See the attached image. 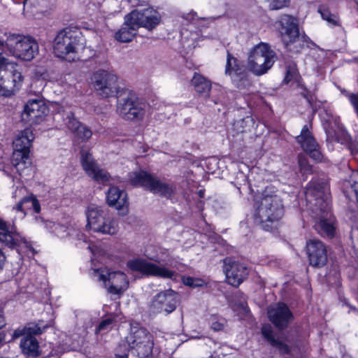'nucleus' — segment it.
Returning a JSON list of instances; mask_svg holds the SVG:
<instances>
[{
	"label": "nucleus",
	"mask_w": 358,
	"mask_h": 358,
	"mask_svg": "<svg viewBox=\"0 0 358 358\" xmlns=\"http://www.w3.org/2000/svg\"><path fill=\"white\" fill-rule=\"evenodd\" d=\"M64 121L66 127L73 134L77 131L78 129V128L82 124V123L75 117L72 112L66 115Z\"/></svg>",
	"instance_id": "35"
},
{
	"label": "nucleus",
	"mask_w": 358,
	"mask_h": 358,
	"mask_svg": "<svg viewBox=\"0 0 358 358\" xmlns=\"http://www.w3.org/2000/svg\"><path fill=\"white\" fill-rule=\"evenodd\" d=\"M351 152H352V153L353 155H355V154H356V153H357V152H358V151H357V150H355V149H352Z\"/></svg>",
	"instance_id": "48"
},
{
	"label": "nucleus",
	"mask_w": 358,
	"mask_h": 358,
	"mask_svg": "<svg viewBox=\"0 0 358 358\" xmlns=\"http://www.w3.org/2000/svg\"><path fill=\"white\" fill-rule=\"evenodd\" d=\"M350 309L358 313V310L355 308L350 307Z\"/></svg>",
	"instance_id": "49"
},
{
	"label": "nucleus",
	"mask_w": 358,
	"mask_h": 358,
	"mask_svg": "<svg viewBox=\"0 0 358 358\" xmlns=\"http://www.w3.org/2000/svg\"><path fill=\"white\" fill-rule=\"evenodd\" d=\"M271 10H278L288 6L289 0H266Z\"/></svg>",
	"instance_id": "38"
},
{
	"label": "nucleus",
	"mask_w": 358,
	"mask_h": 358,
	"mask_svg": "<svg viewBox=\"0 0 358 358\" xmlns=\"http://www.w3.org/2000/svg\"><path fill=\"white\" fill-rule=\"evenodd\" d=\"M223 271L227 282L234 287L239 286L248 275V268L243 264L231 258L224 260Z\"/></svg>",
	"instance_id": "21"
},
{
	"label": "nucleus",
	"mask_w": 358,
	"mask_h": 358,
	"mask_svg": "<svg viewBox=\"0 0 358 358\" xmlns=\"http://www.w3.org/2000/svg\"><path fill=\"white\" fill-rule=\"evenodd\" d=\"M191 83L200 94L207 95L211 89L210 82L199 73H194Z\"/></svg>",
	"instance_id": "32"
},
{
	"label": "nucleus",
	"mask_w": 358,
	"mask_h": 358,
	"mask_svg": "<svg viewBox=\"0 0 358 358\" xmlns=\"http://www.w3.org/2000/svg\"><path fill=\"white\" fill-rule=\"evenodd\" d=\"M306 250L309 264L313 267H322L327 262V246L320 240L312 239L307 242Z\"/></svg>",
	"instance_id": "23"
},
{
	"label": "nucleus",
	"mask_w": 358,
	"mask_h": 358,
	"mask_svg": "<svg viewBox=\"0 0 358 358\" xmlns=\"http://www.w3.org/2000/svg\"><path fill=\"white\" fill-rule=\"evenodd\" d=\"M270 321L278 329L286 328L293 318L292 313L285 303H276L268 309Z\"/></svg>",
	"instance_id": "25"
},
{
	"label": "nucleus",
	"mask_w": 358,
	"mask_h": 358,
	"mask_svg": "<svg viewBox=\"0 0 358 358\" xmlns=\"http://www.w3.org/2000/svg\"><path fill=\"white\" fill-rule=\"evenodd\" d=\"M138 29V28L135 26L134 21H131V19H129V22L127 20V15L124 18V24L115 34V38L122 43L130 42L136 35V31Z\"/></svg>",
	"instance_id": "28"
},
{
	"label": "nucleus",
	"mask_w": 358,
	"mask_h": 358,
	"mask_svg": "<svg viewBox=\"0 0 358 358\" xmlns=\"http://www.w3.org/2000/svg\"><path fill=\"white\" fill-rule=\"evenodd\" d=\"M262 333L264 337L270 343V344L278 349L280 352L285 354L289 352V348L282 341L275 339L273 334V330L271 326L264 325L262 329Z\"/></svg>",
	"instance_id": "30"
},
{
	"label": "nucleus",
	"mask_w": 358,
	"mask_h": 358,
	"mask_svg": "<svg viewBox=\"0 0 358 358\" xmlns=\"http://www.w3.org/2000/svg\"><path fill=\"white\" fill-rule=\"evenodd\" d=\"M129 268L133 271L139 272L143 275H150L164 279L176 280L178 273L169 268L148 262L144 259H134L127 264Z\"/></svg>",
	"instance_id": "13"
},
{
	"label": "nucleus",
	"mask_w": 358,
	"mask_h": 358,
	"mask_svg": "<svg viewBox=\"0 0 358 358\" xmlns=\"http://www.w3.org/2000/svg\"><path fill=\"white\" fill-rule=\"evenodd\" d=\"M280 27L279 31L281 38L287 48L292 44L298 43L301 45L299 39V33L294 18L288 15H284L280 17L279 20Z\"/></svg>",
	"instance_id": "22"
},
{
	"label": "nucleus",
	"mask_w": 358,
	"mask_h": 358,
	"mask_svg": "<svg viewBox=\"0 0 358 358\" xmlns=\"http://www.w3.org/2000/svg\"><path fill=\"white\" fill-rule=\"evenodd\" d=\"M34 138L32 129L26 128L17 134L13 141L12 164L22 176H29L31 173L29 152Z\"/></svg>",
	"instance_id": "2"
},
{
	"label": "nucleus",
	"mask_w": 358,
	"mask_h": 358,
	"mask_svg": "<svg viewBox=\"0 0 358 358\" xmlns=\"http://www.w3.org/2000/svg\"><path fill=\"white\" fill-rule=\"evenodd\" d=\"M53 48L57 57L73 62L79 59L78 51L83 48V44L78 32L64 29L57 34Z\"/></svg>",
	"instance_id": "4"
},
{
	"label": "nucleus",
	"mask_w": 358,
	"mask_h": 358,
	"mask_svg": "<svg viewBox=\"0 0 358 358\" xmlns=\"http://www.w3.org/2000/svg\"><path fill=\"white\" fill-rule=\"evenodd\" d=\"M113 320L112 318H106L101 322L96 329V333L108 330L110 328Z\"/></svg>",
	"instance_id": "42"
},
{
	"label": "nucleus",
	"mask_w": 358,
	"mask_h": 358,
	"mask_svg": "<svg viewBox=\"0 0 358 358\" xmlns=\"http://www.w3.org/2000/svg\"><path fill=\"white\" fill-rule=\"evenodd\" d=\"M51 323L43 325L40 321L38 323H29L22 328L15 329L13 332V338L22 336L20 341V348L24 355L31 357H38L41 355L39 345L36 335L41 334Z\"/></svg>",
	"instance_id": "8"
},
{
	"label": "nucleus",
	"mask_w": 358,
	"mask_h": 358,
	"mask_svg": "<svg viewBox=\"0 0 358 358\" xmlns=\"http://www.w3.org/2000/svg\"><path fill=\"white\" fill-rule=\"evenodd\" d=\"M24 77L20 66L11 64L10 68L0 76V96L10 97L18 91L23 83Z\"/></svg>",
	"instance_id": "16"
},
{
	"label": "nucleus",
	"mask_w": 358,
	"mask_h": 358,
	"mask_svg": "<svg viewBox=\"0 0 358 358\" xmlns=\"http://www.w3.org/2000/svg\"><path fill=\"white\" fill-rule=\"evenodd\" d=\"M178 294L169 289L156 294L150 304V312L152 314L164 313L166 315L173 312L178 303Z\"/></svg>",
	"instance_id": "17"
},
{
	"label": "nucleus",
	"mask_w": 358,
	"mask_h": 358,
	"mask_svg": "<svg viewBox=\"0 0 358 358\" xmlns=\"http://www.w3.org/2000/svg\"><path fill=\"white\" fill-rule=\"evenodd\" d=\"M277 60L275 52L264 43L255 45L250 52L247 66L248 70L257 76L266 74Z\"/></svg>",
	"instance_id": "5"
},
{
	"label": "nucleus",
	"mask_w": 358,
	"mask_h": 358,
	"mask_svg": "<svg viewBox=\"0 0 358 358\" xmlns=\"http://www.w3.org/2000/svg\"><path fill=\"white\" fill-rule=\"evenodd\" d=\"M147 108V103L133 94L119 100L117 105V113L124 119L129 120L143 119Z\"/></svg>",
	"instance_id": "15"
},
{
	"label": "nucleus",
	"mask_w": 358,
	"mask_h": 358,
	"mask_svg": "<svg viewBox=\"0 0 358 358\" xmlns=\"http://www.w3.org/2000/svg\"><path fill=\"white\" fill-rule=\"evenodd\" d=\"M48 111V108L43 100L31 99L24 106L21 118L23 122L30 125L38 124L44 120Z\"/></svg>",
	"instance_id": "18"
},
{
	"label": "nucleus",
	"mask_w": 358,
	"mask_h": 358,
	"mask_svg": "<svg viewBox=\"0 0 358 358\" xmlns=\"http://www.w3.org/2000/svg\"><path fill=\"white\" fill-rule=\"evenodd\" d=\"M134 21L135 26L145 27L149 30L155 28L160 22L159 13L150 7L136 9L127 15V20Z\"/></svg>",
	"instance_id": "20"
},
{
	"label": "nucleus",
	"mask_w": 358,
	"mask_h": 358,
	"mask_svg": "<svg viewBox=\"0 0 358 358\" xmlns=\"http://www.w3.org/2000/svg\"><path fill=\"white\" fill-rule=\"evenodd\" d=\"M45 227L50 229L52 234L61 238H64L69 235L74 236L75 234H76V235L79 240L83 239V234L77 233L74 229H69L66 227L59 224L49 222L45 224Z\"/></svg>",
	"instance_id": "29"
},
{
	"label": "nucleus",
	"mask_w": 358,
	"mask_h": 358,
	"mask_svg": "<svg viewBox=\"0 0 358 358\" xmlns=\"http://www.w3.org/2000/svg\"><path fill=\"white\" fill-rule=\"evenodd\" d=\"M34 0H24V6H27V5H31L34 3Z\"/></svg>",
	"instance_id": "45"
},
{
	"label": "nucleus",
	"mask_w": 358,
	"mask_h": 358,
	"mask_svg": "<svg viewBox=\"0 0 358 358\" xmlns=\"http://www.w3.org/2000/svg\"><path fill=\"white\" fill-rule=\"evenodd\" d=\"M5 324H6L5 318L3 315L2 310H0V329L2 328L3 327H4Z\"/></svg>",
	"instance_id": "43"
},
{
	"label": "nucleus",
	"mask_w": 358,
	"mask_h": 358,
	"mask_svg": "<svg viewBox=\"0 0 358 358\" xmlns=\"http://www.w3.org/2000/svg\"><path fill=\"white\" fill-rule=\"evenodd\" d=\"M209 323L214 331H223L227 325V320L216 315H211L209 318Z\"/></svg>",
	"instance_id": "34"
},
{
	"label": "nucleus",
	"mask_w": 358,
	"mask_h": 358,
	"mask_svg": "<svg viewBox=\"0 0 358 358\" xmlns=\"http://www.w3.org/2000/svg\"><path fill=\"white\" fill-rule=\"evenodd\" d=\"M284 213L282 200L277 195L265 196L262 198L257 211V222L265 230L272 228Z\"/></svg>",
	"instance_id": "6"
},
{
	"label": "nucleus",
	"mask_w": 358,
	"mask_h": 358,
	"mask_svg": "<svg viewBox=\"0 0 358 358\" xmlns=\"http://www.w3.org/2000/svg\"><path fill=\"white\" fill-rule=\"evenodd\" d=\"M0 243L9 248L20 245L22 243L28 247V242L25 238L15 233L13 227L1 219H0Z\"/></svg>",
	"instance_id": "27"
},
{
	"label": "nucleus",
	"mask_w": 358,
	"mask_h": 358,
	"mask_svg": "<svg viewBox=\"0 0 358 358\" xmlns=\"http://www.w3.org/2000/svg\"><path fill=\"white\" fill-rule=\"evenodd\" d=\"M33 209L36 213L41 210V206L38 201L34 196L24 197L16 206L15 209L25 214L27 209Z\"/></svg>",
	"instance_id": "33"
},
{
	"label": "nucleus",
	"mask_w": 358,
	"mask_h": 358,
	"mask_svg": "<svg viewBox=\"0 0 358 358\" xmlns=\"http://www.w3.org/2000/svg\"><path fill=\"white\" fill-rule=\"evenodd\" d=\"M106 202L110 207H114L118 214L124 216L129 213L127 194L116 187H110L106 194Z\"/></svg>",
	"instance_id": "26"
},
{
	"label": "nucleus",
	"mask_w": 358,
	"mask_h": 358,
	"mask_svg": "<svg viewBox=\"0 0 358 358\" xmlns=\"http://www.w3.org/2000/svg\"><path fill=\"white\" fill-rule=\"evenodd\" d=\"M306 198L310 203L317 221L315 228L322 235L332 237L334 219L331 213L329 186L324 181H311L306 190Z\"/></svg>",
	"instance_id": "1"
},
{
	"label": "nucleus",
	"mask_w": 358,
	"mask_h": 358,
	"mask_svg": "<svg viewBox=\"0 0 358 358\" xmlns=\"http://www.w3.org/2000/svg\"><path fill=\"white\" fill-rule=\"evenodd\" d=\"M11 64H17L15 62H10L8 58L3 56V53H0V76L10 68Z\"/></svg>",
	"instance_id": "40"
},
{
	"label": "nucleus",
	"mask_w": 358,
	"mask_h": 358,
	"mask_svg": "<svg viewBox=\"0 0 358 358\" xmlns=\"http://www.w3.org/2000/svg\"><path fill=\"white\" fill-rule=\"evenodd\" d=\"M311 126L306 124L302 128L301 134L296 136V141L301 145L305 152L316 162H320L322 155L319 150V146L310 131Z\"/></svg>",
	"instance_id": "24"
},
{
	"label": "nucleus",
	"mask_w": 358,
	"mask_h": 358,
	"mask_svg": "<svg viewBox=\"0 0 358 358\" xmlns=\"http://www.w3.org/2000/svg\"><path fill=\"white\" fill-rule=\"evenodd\" d=\"M127 343L132 352L140 358L151 355L154 345L152 334L146 329L138 327L131 328Z\"/></svg>",
	"instance_id": "10"
},
{
	"label": "nucleus",
	"mask_w": 358,
	"mask_h": 358,
	"mask_svg": "<svg viewBox=\"0 0 358 358\" xmlns=\"http://www.w3.org/2000/svg\"><path fill=\"white\" fill-rule=\"evenodd\" d=\"M80 161L83 169L87 175L95 181L99 183H105L109 180V173L99 166L90 151L82 149L80 151Z\"/></svg>",
	"instance_id": "19"
},
{
	"label": "nucleus",
	"mask_w": 358,
	"mask_h": 358,
	"mask_svg": "<svg viewBox=\"0 0 358 358\" xmlns=\"http://www.w3.org/2000/svg\"><path fill=\"white\" fill-rule=\"evenodd\" d=\"M182 282L191 287H200L203 285V281L199 278H194L189 276H183L182 278Z\"/></svg>",
	"instance_id": "39"
},
{
	"label": "nucleus",
	"mask_w": 358,
	"mask_h": 358,
	"mask_svg": "<svg viewBox=\"0 0 358 358\" xmlns=\"http://www.w3.org/2000/svg\"><path fill=\"white\" fill-rule=\"evenodd\" d=\"M129 181L134 186H141L154 194L170 198L173 194L171 185L162 182L145 171L134 172L129 175Z\"/></svg>",
	"instance_id": "12"
},
{
	"label": "nucleus",
	"mask_w": 358,
	"mask_h": 358,
	"mask_svg": "<svg viewBox=\"0 0 358 358\" xmlns=\"http://www.w3.org/2000/svg\"><path fill=\"white\" fill-rule=\"evenodd\" d=\"M76 131L73 133V134L78 138H80L82 140H87L92 135V131L83 124Z\"/></svg>",
	"instance_id": "37"
},
{
	"label": "nucleus",
	"mask_w": 358,
	"mask_h": 358,
	"mask_svg": "<svg viewBox=\"0 0 358 358\" xmlns=\"http://www.w3.org/2000/svg\"><path fill=\"white\" fill-rule=\"evenodd\" d=\"M299 166L301 172L303 174H308L311 172V166L308 164L307 159L303 156L299 157Z\"/></svg>",
	"instance_id": "41"
},
{
	"label": "nucleus",
	"mask_w": 358,
	"mask_h": 358,
	"mask_svg": "<svg viewBox=\"0 0 358 358\" xmlns=\"http://www.w3.org/2000/svg\"><path fill=\"white\" fill-rule=\"evenodd\" d=\"M225 75L229 76L234 85L239 90L251 87L252 81L244 65L229 52H227Z\"/></svg>",
	"instance_id": "14"
},
{
	"label": "nucleus",
	"mask_w": 358,
	"mask_h": 358,
	"mask_svg": "<svg viewBox=\"0 0 358 358\" xmlns=\"http://www.w3.org/2000/svg\"><path fill=\"white\" fill-rule=\"evenodd\" d=\"M95 281H101L108 292L113 294H122L129 287V280L121 271H110L106 268L94 269L91 273Z\"/></svg>",
	"instance_id": "9"
},
{
	"label": "nucleus",
	"mask_w": 358,
	"mask_h": 358,
	"mask_svg": "<svg viewBox=\"0 0 358 358\" xmlns=\"http://www.w3.org/2000/svg\"><path fill=\"white\" fill-rule=\"evenodd\" d=\"M86 227L94 232L114 235L119 230L118 222L112 217L108 211L100 206H91L87 212Z\"/></svg>",
	"instance_id": "7"
},
{
	"label": "nucleus",
	"mask_w": 358,
	"mask_h": 358,
	"mask_svg": "<svg viewBox=\"0 0 358 358\" xmlns=\"http://www.w3.org/2000/svg\"><path fill=\"white\" fill-rule=\"evenodd\" d=\"M91 83L99 96L109 98L116 96L120 90L118 78L113 71L99 69L93 73Z\"/></svg>",
	"instance_id": "11"
},
{
	"label": "nucleus",
	"mask_w": 358,
	"mask_h": 358,
	"mask_svg": "<svg viewBox=\"0 0 358 358\" xmlns=\"http://www.w3.org/2000/svg\"><path fill=\"white\" fill-rule=\"evenodd\" d=\"M291 78H289V71H287V76L285 77V80H287V82H288Z\"/></svg>",
	"instance_id": "47"
},
{
	"label": "nucleus",
	"mask_w": 358,
	"mask_h": 358,
	"mask_svg": "<svg viewBox=\"0 0 358 358\" xmlns=\"http://www.w3.org/2000/svg\"><path fill=\"white\" fill-rule=\"evenodd\" d=\"M344 193L348 198L355 196L358 203V171L352 172L350 179L343 182Z\"/></svg>",
	"instance_id": "31"
},
{
	"label": "nucleus",
	"mask_w": 358,
	"mask_h": 358,
	"mask_svg": "<svg viewBox=\"0 0 358 358\" xmlns=\"http://www.w3.org/2000/svg\"><path fill=\"white\" fill-rule=\"evenodd\" d=\"M323 20H326L331 25H336L337 22V17L335 15L331 14L328 8L324 7H320L318 10Z\"/></svg>",
	"instance_id": "36"
},
{
	"label": "nucleus",
	"mask_w": 358,
	"mask_h": 358,
	"mask_svg": "<svg viewBox=\"0 0 358 358\" xmlns=\"http://www.w3.org/2000/svg\"><path fill=\"white\" fill-rule=\"evenodd\" d=\"M5 38L0 39V46L4 47L9 53L18 59L31 61L38 52V45L31 36L6 33Z\"/></svg>",
	"instance_id": "3"
},
{
	"label": "nucleus",
	"mask_w": 358,
	"mask_h": 358,
	"mask_svg": "<svg viewBox=\"0 0 358 358\" xmlns=\"http://www.w3.org/2000/svg\"><path fill=\"white\" fill-rule=\"evenodd\" d=\"M116 357H117V358H127L128 355L126 354L122 355H116Z\"/></svg>",
	"instance_id": "46"
},
{
	"label": "nucleus",
	"mask_w": 358,
	"mask_h": 358,
	"mask_svg": "<svg viewBox=\"0 0 358 358\" xmlns=\"http://www.w3.org/2000/svg\"><path fill=\"white\" fill-rule=\"evenodd\" d=\"M5 259H6V257L3 255V252L0 250V269L3 266Z\"/></svg>",
	"instance_id": "44"
}]
</instances>
